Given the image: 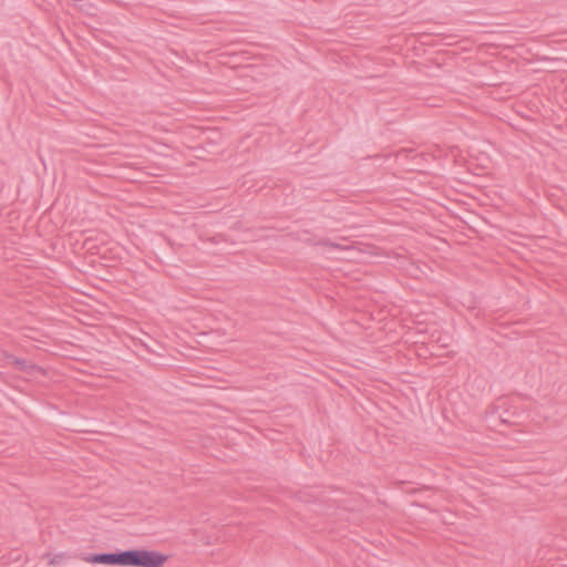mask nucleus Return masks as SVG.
<instances>
[{"label": "nucleus", "mask_w": 567, "mask_h": 567, "mask_svg": "<svg viewBox=\"0 0 567 567\" xmlns=\"http://www.w3.org/2000/svg\"><path fill=\"white\" fill-rule=\"evenodd\" d=\"M74 554H69L66 551H62V553H59V554H55V555H51L50 553H45L42 558H47L48 559V564L49 565H58L66 559H70V558H74L73 557Z\"/></svg>", "instance_id": "4"}, {"label": "nucleus", "mask_w": 567, "mask_h": 567, "mask_svg": "<svg viewBox=\"0 0 567 567\" xmlns=\"http://www.w3.org/2000/svg\"><path fill=\"white\" fill-rule=\"evenodd\" d=\"M210 134L213 136H207L204 138L203 143L204 144H207V145H210V146H216V144L218 143V141L221 138L220 136V133L217 132V131H210Z\"/></svg>", "instance_id": "5"}, {"label": "nucleus", "mask_w": 567, "mask_h": 567, "mask_svg": "<svg viewBox=\"0 0 567 567\" xmlns=\"http://www.w3.org/2000/svg\"><path fill=\"white\" fill-rule=\"evenodd\" d=\"M497 416L502 423H506V424L511 423V421L508 419H506V414L499 413Z\"/></svg>", "instance_id": "8"}, {"label": "nucleus", "mask_w": 567, "mask_h": 567, "mask_svg": "<svg viewBox=\"0 0 567 567\" xmlns=\"http://www.w3.org/2000/svg\"><path fill=\"white\" fill-rule=\"evenodd\" d=\"M73 557L90 564L125 567V550L121 549L113 553H74Z\"/></svg>", "instance_id": "2"}, {"label": "nucleus", "mask_w": 567, "mask_h": 567, "mask_svg": "<svg viewBox=\"0 0 567 567\" xmlns=\"http://www.w3.org/2000/svg\"><path fill=\"white\" fill-rule=\"evenodd\" d=\"M168 556L146 548L125 550V567H164Z\"/></svg>", "instance_id": "1"}, {"label": "nucleus", "mask_w": 567, "mask_h": 567, "mask_svg": "<svg viewBox=\"0 0 567 567\" xmlns=\"http://www.w3.org/2000/svg\"><path fill=\"white\" fill-rule=\"evenodd\" d=\"M498 410H499V405H496V404H491L487 409H486V415L487 416H495V415H498Z\"/></svg>", "instance_id": "6"}, {"label": "nucleus", "mask_w": 567, "mask_h": 567, "mask_svg": "<svg viewBox=\"0 0 567 567\" xmlns=\"http://www.w3.org/2000/svg\"><path fill=\"white\" fill-rule=\"evenodd\" d=\"M0 358L7 360L8 362L14 364L16 369L21 371V372H24V373H28L30 375L37 373V372H41L43 373L44 370L43 368H41L40 365L35 364V363H31L29 361H27L25 359H22V358H18L16 355H13L12 353L6 351V350H1L0 351Z\"/></svg>", "instance_id": "3"}, {"label": "nucleus", "mask_w": 567, "mask_h": 567, "mask_svg": "<svg viewBox=\"0 0 567 567\" xmlns=\"http://www.w3.org/2000/svg\"><path fill=\"white\" fill-rule=\"evenodd\" d=\"M321 245H322V246H327V247H333V248L339 247L338 245L333 244V243H332V241H330L329 239L322 240V241H321Z\"/></svg>", "instance_id": "7"}]
</instances>
